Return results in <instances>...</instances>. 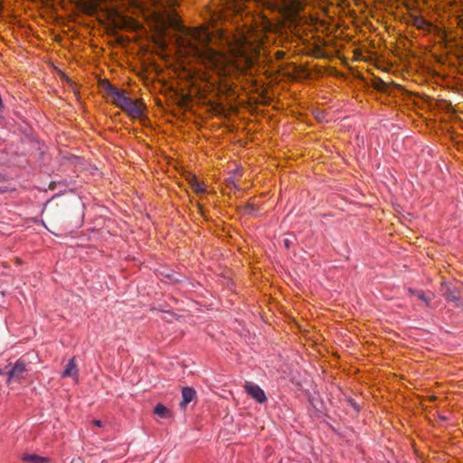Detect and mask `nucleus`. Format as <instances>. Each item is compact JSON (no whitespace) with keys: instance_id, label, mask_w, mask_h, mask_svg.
<instances>
[{"instance_id":"5","label":"nucleus","mask_w":463,"mask_h":463,"mask_svg":"<svg viewBox=\"0 0 463 463\" xmlns=\"http://www.w3.org/2000/svg\"><path fill=\"white\" fill-rule=\"evenodd\" d=\"M122 110L132 118L141 119L145 115L146 105L142 99H132L130 98Z\"/></svg>"},{"instance_id":"16","label":"nucleus","mask_w":463,"mask_h":463,"mask_svg":"<svg viewBox=\"0 0 463 463\" xmlns=\"http://www.w3.org/2000/svg\"><path fill=\"white\" fill-rule=\"evenodd\" d=\"M275 57L277 60H282L285 57V52L283 51H277Z\"/></svg>"},{"instance_id":"13","label":"nucleus","mask_w":463,"mask_h":463,"mask_svg":"<svg viewBox=\"0 0 463 463\" xmlns=\"http://www.w3.org/2000/svg\"><path fill=\"white\" fill-rule=\"evenodd\" d=\"M409 292L410 294L411 295H415L417 296L418 298H420V300H422L423 302L426 303L427 306L430 305V298H427L425 296V294L423 293V291L421 290H415V289H412V288H409Z\"/></svg>"},{"instance_id":"18","label":"nucleus","mask_w":463,"mask_h":463,"mask_svg":"<svg viewBox=\"0 0 463 463\" xmlns=\"http://www.w3.org/2000/svg\"><path fill=\"white\" fill-rule=\"evenodd\" d=\"M93 424L97 427H102V422L99 420H94Z\"/></svg>"},{"instance_id":"6","label":"nucleus","mask_w":463,"mask_h":463,"mask_svg":"<svg viewBox=\"0 0 463 463\" xmlns=\"http://www.w3.org/2000/svg\"><path fill=\"white\" fill-rule=\"evenodd\" d=\"M246 392L260 403H263L267 401L264 391L257 384L246 383L245 386Z\"/></svg>"},{"instance_id":"9","label":"nucleus","mask_w":463,"mask_h":463,"mask_svg":"<svg viewBox=\"0 0 463 463\" xmlns=\"http://www.w3.org/2000/svg\"><path fill=\"white\" fill-rule=\"evenodd\" d=\"M411 24L417 29L421 31H430L431 24L428 22L424 17L420 15H412L411 17Z\"/></svg>"},{"instance_id":"8","label":"nucleus","mask_w":463,"mask_h":463,"mask_svg":"<svg viewBox=\"0 0 463 463\" xmlns=\"http://www.w3.org/2000/svg\"><path fill=\"white\" fill-rule=\"evenodd\" d=\"M196 397V392L192 387H184L182 389V401L180 402V408L185 410L188 403L194 401Z\"/></svg>"},{"instance_id":"12","label":"nucleus","mask_w":463,"mask_h":463,"mask_svg":"<svg viewBox=\"0 0 463 463\" xmlns=\"http://www.w3.org/2000/svg\"><path fill=\"white\" fill-rule=\"evenodd\" d=\"M154 412L161 418H166L169 415V410L161 403H158L155 407Z\"/></svg>"},{"instance_id":"14","label":"nucleus","mask_w":463,"mask_h":463,"mask_svg":"<svg viewBox=\"0 0 463 463\" xmlns=\"http://www.w3.org/2000/svg\"><path fill=\"white\" fill-rule=\"evenodd\" d=\"M224 5H227V8H234L238 12L241 9V6L240 5L238 0H227V3H225Z\"/></svg>"},{"instance_id":"20","label":"nucleus","mask_w":463,"mask_h":463,"mask_svg":"<svg viewBox=\"0 0 463 463\" xmlns=\"http://www.w3.org/2000/svg\"><path fill=\"white\" fill-rule=\"evenodd\" d=\"M15 263H16L17 265L22 264V260H21V259H19V258H16V259H15Z\"/></svg>"},{"instance_id":"10","label":"nucleus","mask_w":463,"mask_h":463,"mask_svg":"<svg viewBox=\"0 0 463 463\" xmlns=\"http://www.w3.org/2000/svg\"><path fill=\"white\" fill-rule=\"evenodd\" d=\"M190 188L197 194H201L206 192L205 185L203 183H200L195 175H191L188 178Z\"/></svg>"},{"instance_id":"3","label":"nucleus","mask_w":463,"mask_h":463,"mask_svg":"<svg viewBox=\"0 0 463 463\" xmlns=\"http://www.w3.org/2000/svg\"><path fill=\"white\" fill-rule=\"evenodd\" d=\"M102 88L106 99L120 109H122L124 106L127 105V102L130 99L125 90L118 89L109 81H104L102 83Z\"/></svg>"},{"instance_id":"2","label":"nucleus","mask_w":463,"mask_h":463,"mask_svg":"<svg viewBox=\"0 0 463 463\" xmlns=\"http://www.w3.org/2000/svg\"><path fill=\"white\" fill-rule=\"evenodd\" d=\"M122 5L126 7H132L134 12H140L145 14L153 8L159 9L158 12L154 11L152 14L161 16L160 9L165 10L166 8H174L177 5V0H120Z\"/></svg>"},{"instance_id":"22","label":"nucleus","mask_w":463,"mask_h":463,"mask_svg":"<svg viewBox=\"0 0 463 463\" xmlns=\"http://www.w3.org/2000/svg\"><path fill=\"white\" fill-rule=\"evenodd\" d=\"M269 27H270V24H268V25H265V26H264V29H265V30H267V29H269Z\"/></svg>"},{"instance_id":"11","label":"nucleus","mask_w":463,"mask_h":463,"mask_svg":"<svg viewBox=\"0 0 463 463\" xmlns=\"http://www.w3.org/2000/svg\"><path fill=\"white\" fill-rule=\"evenodd\" d=\"M22 460L28 463H49L50 458L46 457L38 456L36 454H24Z\"/></svg>"},{"instance_id":"4","label":"nucleus","mask_w":463,"mask_h":463,"mask_svg":"<svg viewBox=\"0 0 463 463\" xmlns=\"http://www.w3.org/2000/svg\"><path fill=\"white\" fill-rule=\"evenodd\" d=\"M27 365L28 363L24 358L18 359L12 366V368L6 372L8 376V383H10L12 380L21 381L24 379V375L27 372ZM4 373H5V372L3 369H0V374Z\"/></svg>"},{"instance_id":"21","label":"nucleus","mask_w":463,"mask_h":463,"mask_svg":"<svg viewBox=\"0 0 463 463\" xmlns=\"http://www.w3.org/2000/svg\"><path fill=\"white\" fill-rule=\"evenodd\" d=\"M285 246H286L287 248H288V247H289V242H288V240H286V241H285Z\"/></svg>"},{"instance_id":"7","label":"nucleus","mask_w":463,"mask_h":463,"mask_svg":"<svg viewBox=\"0 0 463 463\" xmlns=\"http://www.w3.org/2000/svg\"><path fill=\"white\" fill-rule=\"evenodd\" d=\"M62 378L71 377L77 383L79 381V369L76 363V358L72 357L69 360L65 366L64 371L61 373Z\"/></svg>"},{"instance_id":"23","label":"nucleus","mask_w":463,"mask_h":463,"mask_svg":"<svg viewBox=\"0 0 463 463\" xmlns=\"http://www.w3.org/2000/svg\"><path fill=\"white\" fill-rule=\"evenodd\" d=\"M197 205H198V207H199L200 211L202 212V206H201V204H200V203H197Z\"/></svg>"},{"instance_id":"19","label":"nucleus","mask_w":463,"mask_h":463,"mask_svg":"<svg viewBox=\"0 0 463 463\" xmlns=\"http://www.w3.org/2000/svg\"><path fill=\"white\" fill-rule=\"evenodd\" d=\"M229 184H232L233 187L237 188V185L233 180H230Z\"/></svg>"},{"instance_id":"17","label":"nucleus","mask_w":463,"mask_h":463,"mask_svg":"<svg viewBox=\"0 0 463 463\" xmlns=\"http://www.w3.org/2000/svg\"><path fill=\"white\" fill-rule=\"evenodd\" d=\"M254 211L253 205L250 203H248L245 208V212L251 213Z\"/></svg>"},{"instance_id":"15","label":"nucleus","mask_w":463,"mask_h":463,"mask_svg":"<svg viewBox=\"0 0 463 463\" xmlns=\"http://www.w3.org/2000/svg\"><path fill=\"white\" fill-rule=\"evenodd\" d=\"M375 88L379 90H382V91H385L386 90V88H387V85L386 83L382 80H378L376 82H375Z\"/></svg>"},{"instance_id":"1","label":"nucleus","mask_w":463,"mask_h":463,"mask_svg":"<svg viewBox=\"0 0 463 463\" xmlns=\"http://www.w3.org/2000/svg\"><path fill=\"white\" fill-rule=\"evenodd\" d=\"M163 25L176 32L174 41L178 56L186 60L196 76L211 85L230 88V78L251 74L264 48L263 33L253 28L238 35L222 30L211 32L205 26L189 28L174 14L166 15Z\"/></svg>"}]
</instances>
